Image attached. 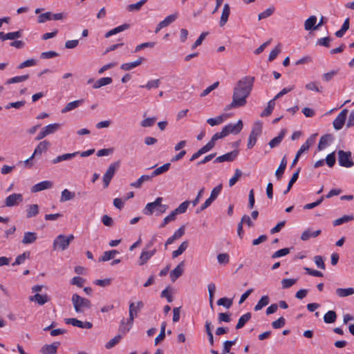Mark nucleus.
<instances>
[{"mask_svg": "<svg viewBox=\"0 0 354 354\" xmlns=\"http://www.w3.org/2000/svg\"><path fill=\"white\" fill-rule=\"evenodd\" d=\"M347 113L348 110L344 109L338 114V115L336 117V118L334 120L333 122V127L335 129L339 130L343 127L345 123Z\"/></svg>", "mask_w": 354, "mask_h": 354, "instance_id": "7", "label": "nucleus"}, {"mask_svg": "<svg viewBox=\"0 0 354 354\" xmlns=\"http://www.w3.org/2000/svg\"><path fill=\"white\" fill-rule=\"evenodd\" d=\"M337 314L334 310H329L324 315V321L326 324H332L335 322Z\"/></svg>", "mask_w": 354, "mask_h": 354, "instance_id": "39", "label": "nucleus"}, {"mask_svg": "<svg viewBox=\"0 0 354 354\" xmlns=\"http://www.w3.org/2000/svg\"><path fill=\"white\" fill-rule=\"evenodd\" d=\"M269 297L267 295H264L261 297V298L258 301L257 304L254 306V310L258 311L261 310L264 306H267L269 304Z\"/></svg>", "mask_w": 354, "mask_h": 354, "instance_id": "47", "label": "nucleus"}, {"mask_svg": "<svg viewBox=\"0 0 354 354\" xmlns=\"http://www.w3.org/2000/svg\"><path fill=\"white\" fill-rule=\"evenodd\" d=\"M285 133H286V131L284 129L281 130V132L279 133V134L274 138L273 139H272L270 142H269V146L270 148H274V147H276L277 146H278L282 141L284 136H285Z\"/></svg>", "mask_w": 354, "mask_h": 354, "instance_id": "30", "label": "nucleus"}, {"mask_svg": "<svg viewBox=\"0 0 354 354\" xmlns=\"http://www.w3.org/2000/svg\"><path fill=\"white\" fill-rule=\"evenodd\" d=\"M37 239V234L32 232H26L22 239L21 243L24 245L35 243Z\"/></svg>", "mask_w": 354, "mask_h": 354, "instance_id": "17", "label": "nucleus"}, {"mask_svg": "<svg viewBox=\"0 0 354 354\" xmlns=\"http://www.w3.org/2000/svg\"><path fill=\"white\" fill-rule=\"evenodd\" d=\"M254 77L245 76L238 81L234 88L232 98L236 99L243 106H245L246 99L250 95L254 82Z\"/></svg>", "mask_w": 354, "mask_h": 354, "instance_id": "1", "label": "nucleus"}, {"mask_svg": "<svg viewBox=\"0 0 354 354\" xmlns=\"http://www.w3.org/2000/svg\"><path fill=\"white\" fill-rule=\"evenodd\" d=\"M252 315L250 313H247L243 315L239 319L238 323L236 325V329H240L243 328L245 324L251 319Z\"/></svg>", "mask_w": 354, "mask_h": 354, "instance_id": "34", "label": "nucleus"}, {"mask_svg": "<svg viewBox=\"0 0 354 354\" xmlns=\"http://www.w3.org/2000/svg\"><path fill=\"white\" fill-rule=\"evenodd\" d=\"M160 80H154L151 81H149L147 84L145 85H141V88H146L147 89H151L152 88H158L160 86Z\"/></svg>", "mask_w": 354, "mask_h": 354, "instance_id": "61", "label": "nucleus"}, {"mask_svg": "<svg viewBox=\"0 0 354 354\" xmlns=\"http://www.w3.org/2000/svg\"><path fill=\"white\" fill-rule=\"evenodd\" d=\"M65 322L67 324H71L73 326L79 327L81 328L90 329L93 327V324L90 322H83L76 318H67L65 319Z\"/></svg>", "mask_w": 354, "mask_h": 354, "instance_id": "9", "label": "nucleus"}, {"mask_svg": "<svg viewBox=\"0 0 354 354\" xmlns=\"http://www.w3.org/2000/svg\"><path fill=\"white\" fill-rule=\"evenodd\" d=\"M59 346V342H53L50 344L44 345L40 350L42 354H56L57 348Z\"/></svg>", "mask_w": 354, "mask_h": 354, "instance_id": "12", "label": "nucleus"}, {"mask_svg": "<svg viewBox=\"0 0 354 354\" xmlns=\"http://www.w3.org/2000/svg\"><path fill=\"white\" fill-rule=\"evenodd\" d=\"M336 294L339 297H345L354 294L353 288H341L336 289Z\"/></svg>", "mask_w": 354, "mask_h": 354, "instance_id": "33", "label": "nucleus"}, {"mask_svg": "<svg viewBox=\"0 0 354 354\" xmlns=\"http://www.w3.org/2000/svg\"><path fill=\"white\" fill-rule=\"evenodd\" d=\"M236 339L231 341L227 340L223 343V351L221 354H230L231 347L235 344Z\"/></svg>", "mask_w": 354, "mask_h": 354, "instance_id": "55", "label": "nucleus"}, {"mask_svg": "<svg viewBox=\"0 0 354 354\" xmlns=\"http://www.w3.org/2000/svg\"><path fill=\"white\" fill-rule=\"evenodd\" d=\"M317 17L315 15L310 16L304 22V28L306 30H317L316 24Z\"/></svg>", "mask_w": 354, "mask_h": 354, "instance_id": "23", "label": "nucleus"}, {"mask_svg": "<svg viewBox=\"0 0 354 354\" xmlns=\"http://www.w3.org/2000/svg\"><path fill=\"white\" fill-rule=\"evenodd\" d=\"M338 162L339 165L344 167H351L354 165V162L351 159V152L339 150Z\"/></svg>", "mask_w": 354, "mask_h": 354, "instance_id": "5", "label": "nucleus"}, {"mask_svg": "<svg viewBox=\"0 0 354 354\" xmlns=\"http://www.w3.org/2000/svg\"><path fill=\"white\" fill-rule=\"evenodd\" d=\"M83 102H84V100L83 99L77 100H75V101L71 102L68 103L62 109V113H67L68 111H71L77 108L80 105H82L83 104Z\"/></svg>", "mask_w": 354, "mask_h": 354, "instance_id": "21", "label": "nucleus"}, {"mask_svg": "<svg viewBox=\"0 0 354 354\" xmlns=\"http://www.w3.org/2000/svg\"><path fill=\"white\" fill-rule=\"evenodd\" d=\"M75 197V192H72L67 189H64L61 193L60 202L64 203L73 200Z\"/></svg>", "mask_w": 354, "mask_h": 354, "instance_id": "31", "label": "nucleus"}, {"mask_svg": "<svg viewBox=\"0 0 354 354\" xmlns=\"http://www.w3.org/2000/svg\"><path fill=\"white\" fill-rule=\"evenodd\" d=\"M354 219V216L353 215H345L341 218H339L337 219H335L333 221V225L337 226L342 225L344 223H347L348 221H351Z\"/></svg>", "mask_w": 354, "mask_h": 354, "instance_id": "49", "label": "nucleus"}, {"mask_svg": "<svg viewBox=\"0 0 354 354\" xmlns=\"http://www.w3.org/2000/svg\"><path fill=\"white\" fill-rule=\"evenodd\" d=\"M50 145V142L48 140L40 142L35 149L34 153L30 157V159H33L35 156L41 155L43 152L46 151Z\"/></svg>", "mask_w": 354, "mask_h": 354, "instance_id": "11", "label": "nucleus"}, {"mask_svg": "<svg viewBox=\"0 0 354 354\" xmlns=\"http://www.w3.org/2000/svg\"><path fill=\"white\" fill-rule=\"evenodd\" d=\"M130 27V25L128 24H124L121 26H119L109 31H108L106 34H105V37L106 38H108L113 35H115V34H118L120 32H122L125 30H127Z\"/></svg>", "mask_w": 354, "mask_h": 354, "instance_id": "27", "label": "nucleus"}, {"mask_svg": "<svg viewBox=\"0 0 354 354\" xmlns=\"http://www.w3.org/2000/svg\"><path fill=\"white\" fill-rule=\"evenodd\" d=\"M118 251L115 250L106 251L103 253L102 256L100 258V261H107L114 258L115 255L118 254Z\"/></svg>", "mask_w": 354, "mask_h": 354, "instance_id": "41", "label": "nucleus"}, {"mask_svg": "<svg viewBox=\"0 0 354 354\" xmlns=\"http://www.w3.org/2000/svg\"><path fill=\"white\" fill-rule=\"evenodd\" d=\"M333 140V136L331 134H326L322 136L320 138L319 144H318V149L319 151L324 149L326 146L328 145L330 142Z\"/></svg>", "mask_w": 354, "mask_h": 354, "instance_id": "22", "label": "nucleus"}, {"mask_svg": "<svg viewBox=\"0 0 354 354\" xmlns=\"http://www.w3.org/2000/svg\"><path fill=\"white\" fill-rule=\"evenodd\" d=\"M286 320L283 317H279L278 319L272 322V326L274 329H278L284 326Z\"/></svg>", "mask_w": 354, "mask_h": 354, "instance_id": "64", "label": "nucleus"}, {"mask_svg": "<svg viewBox=\"0 0 354 354\" xmlns=\"http://www.w3.org/2000/svg\"><path fill=\"white\" fill-rule=\"evenodd\" d=\"M52 20V13L46 12L38 16L37 22L39 24L45 23L47 21Z\"/></svg>", "mask_w": 354, "mask_h": 354, "instance_id": "54", "label": "nucleus"}, {"mask_svg": "<svg viewBox=\"0 0 354 354\" xmlns=\"http://www.w3.org/2000/svg\"><path fill=\"white\" fill-rule=\"evenodd\" d=\"M30 252L28 251L24 252L23 254L17 257L15 262L12 264L13 266L22 264L26 259H29Z\"/></svg>", "mask_w": 354, "mask_h": 354, "instance_id": "46", "label": "nucleus"}, {"mask_svg": "<svg viewBox=\"0 0 354 354\" xmlns=\"http://www.w3.org/2000/svg\"><path fill=\"white\" fill-rule=\"evenodd\" d=\"M156 249L150 251H142L139 258V265L142 266L145 264L147 261L156 254Z\"/></svg>", "mask_w": 354, "mask_h": 354, "instance_id": "19", "label": "nucleus"}, {"mask_svg": "<svg viewBox=\"0 0 354 354\" xmlns=\"http://www.w3.org/2000/svg\"><path fill=\"white\" fill-rule=\"evenodd\" d=\"M274 106H275L274 100L272 99V100H270L268 102L267 107L261 112V117L269 116L272 113V112L274 108Z\"/></svg>", "mask_w": 354, "mask_h": 354, "instance_id": "40", "label": "nucleus"}, {"mask_svg": "<svg viewBox=\"0 0 354 354\" xmlns=\"http://www.w3.org/2000/svg\"><path fill=\"white\" fill-rule=\"evenodd\" d=\"M230 14V7L228 3H225L223 6L221 19H220V26H223L228 21V18Z\"/></svg>", "mask_w": 354, "mask_h": 354, "instance_id": "18", "label": "nucleus"}, {"mask_svg": "<svg viewBox=\"0 0 354 354\" xmlns=\"http://www.w3.org/2000/svg\"><path fill=\"white\" fill-rule=\"evenodd\" d=\"M74 238L75 237L73 234H70L68 236L63 234L58 235L53 241V250H60L62 251L66 250Z\"/></svg>", "mask_w": 354, "mask_h": 354, "instance_id": "3", "label": "nucleus"}, {"mask_svg": "<svg viewBox=\"0 0 354 354\" xmlns=\"http://www.w3.org/2000/svg\"><path fill=\"white\" fill-rule=\"evenodd\" d=\"M274 12V7L271 6L258 15V19L261 20L271 16Z\"/></svg>", "mask_w": 354, "mask_h": 354, "instance_id": "52", "label": "nucleus"}, {"mask_svg": "<svg viewBox=\"0 0 354 354\" xmlns=\"http://www.w3.org/2000/svg\"><path fill=\"white\" fill-rule=\"evenodd\" d=\"M71 301L76 313H84L86 309L91 307V302L89 299L82 297L75 293L72 295Z\"/></svg>", "mask_w": 354, "mask_h": 354, "instance_id": "2", "label": "nucleus"}, {"mask_svg": "<svg viewBox=\"0 0 354 354\" xmlns=\"http://www.w3.org/2000/svg\"><path fill=\"white\" fill-rule=\"evenodd\" d=\"M310 144L309 143L308 140H307L306 142H304L301 145V147H300L299 151L297 152L296 156H295L294 160H292V165H291V167H294L297 164V162H298V160H299L300 156L301 155V153H304L306 151H308L309 149V148H310Z\"/></svg>", "mask_w": 354, "mask_h": 354, "instance_id": "24", "label": "nucleus"}, {"mask_svg": "<svg viewBox=\"0 0 354 354\" xmlns=\"http://www.w3.org/2000/svg\"><path fill=\"white\" fill-rule=\"evenodd\" d=\"M243 129V122L242 120H239L236 124H228L227 125H225L223 129L224 132H225L226 136H228L230 133L232 134H238L241 132V131Z\"/></svg>", "mask_w": 354, "mask_h": 354, "instance_id": "6", "label": "nucleus"}, {"mask_svg": "<svg viewBox=\"0 0 354 354\" xmlns=\"http://www.w3.org/2000/svg\"><path fill=\"white\" fill-rule=\"evenodd\" d=\"M29 78V75H24L21 76H16L12 78H10L6 80V84H11L15 83H19L25 82Z\"/></svg>", "mask_w": 354, "mask_h": 354, "instance_id": "44", "label": "nucleus"}, {"mask_svg": "<svg viewBox=\"0 0 354 354\" xmlns=\"http://www.w3.org/2000/svg\"><path fill=\"white\" fill-rule=\"evenodd\" d=\"M162 198L158 197L155 201L147 203L143 210V213L145 215H151L157 207H162Z\"/></svg>", "mask_w": 354, "mask_h": 354, "instance_id": "8", "label": "nucleus"}, {"mask_svg": "<svg viewBox=\"0 0 354 354\" xmlns=\"http://www.w3.org/2000/svg\"><path fill=\"white\" fill-rule=\"evenodd\" d=\"M78 154H79V151H75V152L71 153H64L61 156H58L57 158H54L52 160V162L53 164H57L61 161L68 160H70V159L75 157Z\"/></svg>", "mask_w": 354, "mask_h": 354, "instance_id": "26", "label": "nucleus"}, {"mask_svg": "<svg viewBox=\"0 0 354 354\" xmlns=\"http://www.w3.org/2000/svg\"><path fill=\"white\" fill-rule=\"evenodd\" d=\"M178 18V14L174 13L172 15H170L165 18L164 20L161 21L159 23V26L160 27H167L169 25H170L172 22H174L176 19Z\"/></svg>", "mask_w": 354, "mask_h": 354, "instance_id": "35", "label": "nucleus"}, {"mask_svg": "<svg viewBox=\"0 0 354 354\" xmlns=\"http://www.w3.org/2000/svg\"><path fill=\"white\" fill-rule=\"evenodd\" d=\"M26 212L28 218L35 216L39 214V206L36 204L30 205L27 207Z\"/></svg>", "mask_w": 354, "mask_h": 354, "instance_id": "37", "label": "nucleus"}, {"mask_svg": "<svg viewBox=\"0 0 354 354\" xmlns=\"http://www.w3.org/2000/svg\"><path fill=\"white\" fill-rule=\"evenodd\" d=\"M120 161H117L113 163H111L108 167L107 170L106 171L105 174L103 176V185L104 188L109 187L111 179L115 175V171L120 167Z\"/></svg>", "mask_w": 354, "mask_h": 354, "instance_id": "4", "label": "nucleus"}, {"mask_svg": "<svg viewBox=\"0 0 354 354\" xmlns=\"http://www.w3.org/2000/svg\"><path fill=\"white\" fill-rule=\"evenodd\" d=\"M242 175V172L240 169H236L235 170L234 175L232 178H231L229 180V185L230 187H232L235 183L239 180L240 177Z\"/></svg>", "mask_w": 354, "mask_h": 354, "instance_id": "59", "label": "nucleus"}, {"mask_svg": "<svg viewBox=\"0 0 354 354\" xmlns=\"http://www.w3.org/2000/svg\"><path fill=\"white\" fill-rule=\"evenodd\" d=\"M23 201V196L21 194H12L6 197L5 205L7 207H12L17 205L19 202Z\"/></svg>", "mask_w": 354, "mask_h": 354, "instance_id": "10", "label": "nucleus"}, {"mask_svg": "<svg viewBox=\"0 0 354 354\" xmlns=\"http://www.w3.org/2000/svg\"><path fill=\"white\" fill-rule=\"evenodd\" d=\"M189 203H190V201H185L183 202L173 212L175 213L176 215H177L178 214H183L186 212Z\"/></svg>", "mask_w": 354, "mask_h": 354, "instance_id": "51", "label": "nucleus"}, {"mask_svg": "<svg viewBox=\"0 0 354 354\" xmlns=\"http://www.w3.org/2000/svg\"><path fill=\"white\" fill-rule=\"evenodd\" d=\"M22 32H23L21 30H19L15 31V32H10L8 33L3 32V41H5L6 39L13 40V39L19 38L22 36Z\"/></svg>", "mask_w": 354, "mask_h": 354, "instance_id": "45", "label": "nucleus"}, {"mask_svg": "<svg viewBox=\"0 0 354 354\" xmlns=\"http://www.w3.org/2000/svg\"><path fill=\"white\" fill-rule=\"evenodd\" d=\"M165 328H166V322H163L161 324L160 332H159V335L155 339V345H157L160 341L163 340L165 337Z\"/></svg>", "mask_w": 354, "mask_h": 354, "instance_id": "50", "label": "nucleus"}, {"mask_svg": "<svg viewBox=\"0 0 354 354\" xmlns=\"http://www.w3.org/2000/svg\"><path fill=\"white\" fill-rule=\"evenodd\" d=\"M151 175H142L136 182L131 183L130 186L135 188H140L144 182L151 180Z\"/></svg>", "mask_w": 354, "mask_h": 354, "instance_id": "29", "label": "nucleus"}, {"mask_svg": "<svg viewBox=\"0 0 354 354\" xmlns=\"http://www.w3.org/2000/svg\"><path fill=\"white\" fill-rule=\"evenodd\" d=\"M296 279H283L281 280L282 288L284 289L289 288L297 282Z\"/></svg>", "mask_w": 354, "mask_h": 354, "instance_id": "62", "label": "nucleus"}, {"mask_svg": "<svg viewBox=\"0 0 354 354\" xmlns=\"http://www.w3.org/2000/svg\"><path fill=\"white\" fill-rule=\"evenodd\" d=\"M122 335H118L115 336L113 338L110 339L105 345L106 349H110L115 346L121 339Z\"/></svg>", "mask_w": 354, "mask_h": 354, "instance_id": "53", "label": "nucleus"}, {"mask_svg": "<svg viewBox=\"0 0 354 354\" xmlns=\"http://www.w3.org/2000/svg\"><path fill=\"white\" fill-rule=\"evenodd\" d=\"M217 305L223 306L226 308H230L232 305V300L227 297H222L217 301Z\"/></svg>", "mask_w": 354, "mask_h": 354, "instance_id": "56", "label": "nucleus"}, {"mask_svg": "<svg viewBox=\"0 0 354 354\" xmlns=\"http://www.w3.org/2000/svg\"><path fill=\"white\" fill-rule=\"evenodd\" d=\"M60 127H61L60 124L54 123V124H50L46 126L42 129L44 130V131L45 132L46 136H48L50 134H53L55 132H56Z\"/></svg>", "mask_w": 354, "mask_h": 354, "instance_id": "38", "label": "nucleus"}, {"mask_svg": "<svg viewBox=\"0 0 354 354\" xmlns=\"http://www.w3.org/2000/svg\"><path fill=\"white\" fill-rule=\"evenodd\" d=\"M188 245H189L188 241H183L180 245L178 248L176 250H174L172 252V258H174V259L176 258L177 257H178L180 254H182L186 250V249L187 248Z\"/></svg>", "mask_w": 354, "mask_h": 354, "instance_id": "42", "label": "nucleus"}, {"mask_svg": "<svg viewBox=\"0 0 354 354\" xmlns=\"http://www.w3.org/2000/svg\"><path fill=\"white\" fill-rule=\"evenodd\" d=\"M112 82L113 80L111 77H102L94 83L93 88H99L103 86L110 84Z\"/></svg>", "mask_w": 354, "mask_h": 354, "instance_id": "36", "label": "nucleus"}, {"mask_svg": "<svg viewBox=\"0 0 354 354\" xmlns=\"http://www.w3.org/2000/svg\"><path fill=\"white\" fill-rule=\"evenodd\" d=\"M148 0H140L136 3H131L127 6V9L129 12L138 11L142 6L147 2Z\"/></svg>", "mask_w": 354, "mask_h": 354, "instance_id": "43", "label": "nucleus"}, {"mask_svg": "<svg viewBox=\"0 0 354 354\" xmlns=\"http://www.w3.org/2000/svg\"><path fill=\"white\" fill-rule=\"evenodd\" d=\"M29 300L32 302H35L40 306L44 305L46 303L50 301V297L46 295H40L36 293L29 297Z\"/></svg>", "mask_w": 354, "mask_h": 354, "instance_id": "13", "label": "nucleus"}, {"mask_svg": "<svg viewBox=\"0 0 354 354\" xmlns=\"http://www.w3.org/2000/svg\"><path fill=\"white\" fill-rule=\"evenodd\" d=\"M170 167H171V164L169 162H167V163H165V164L162 165V166L156 168L151 174L152 178L156 176H158L160 174H162L167 171L169 169Z\"/></svg>", "mask_w": 354, "mask_h": 354, "instance_id": "32", "label": "nucleus"}, {"mask_svg": "<svg viewBox=\"0 0 354 354\" xmlns=\"http://www.w3.org/2000/svg\"><path fill=\"white\" fill-rule=\"evenodd\" d=\"M26 104V102L24 100L21 101H17L15 102H10L7 104V105L5 106L6 109H10V108H15L17 109H19L24 106Z\"/></svg>", "mask_w": 354, "mask_h": 354, "instance_id": "60", "label": "nucleus"}, {"mask_svg": "<svg viewBox=\"0 0 354 354\" xmlns=\"http://www.w3.org/2000/svg\"><path fill=\"white\" fill-rule=\"evenodd\" d=\"M239 151L235 149L229 153L223 154V156L225 161H233L237 157Z\"/></svg>", "mask_w": 354, "mask_h": 354, "instance_id": "57", "label": "nucleus"}, {"mask_svg": "<svg viewBox=\"0 0 354 354\" xmlns=\"http://www.w3.org/2000/svg\"><path fill=\"white\" fill-rule=\"evenodd\" d=\"M281 52V45L278 44L270 53L268 57V61L272 62L276 59L278 55Z\"/></svg>", "mask_w": 354, "mask_h": 354, "instance_id": "58", "label": "nucleus"}, {"mask_svg": "<svg viewBox=\"0 0 354 354\" xmlns=\"http://www.w3.org/2000/svg\"><path fill=\"white\" fill-rule=\"evenodd\" d=\"M143 307L144 303L142 301L131 302L129 307V314L133 315V316L136 317L138 313L140 312Z\"/></svg>", "mask_w": 354, "mask_h": 354, "instance_id": "14", "label": "nucleus"}, {"mask_svg": "<svg viewBox=\"0 0 354 354\" xmlns=\"http://www.w3.org/2000/svg\"><path fill=\"white\" fill-rule=\"evenodd\" d=\"M184 262L180 263L173 270L170 272L171 280L174 282L179 278L183 273Z\"/></svg>", "mask_w": 354, "mask_h": 354, "instance_id": "16", "label": "nucleus"}, {"mask_svg": "<svg viewBox=\"0 0 354 354\" xmlns=\"http://www.w3.org/2000/svg\"><path fill=\"white\" fill-rule=\"evenodd\" d=\"M321 230L312 231L310 228H308L301 234V239L304 241H308L311 237L315 238L321 234Z\"/></svg>", "mask_w": 354, "mask_h": 354, "instance_id": "20", "label": "nucleus"}, {"mask_svg": "<svg viewBox=\"0 0 354 354\" xmlns=\"http://www.w3.org/2000/svg\"><path fill=\"white\" fill-rule=\"evenodd\" d=\"M286 165L287 160L284 156L281 160L280 165L275 171V176L278 180H280L283 174L286 169Z\"/></svg>", "mask_w": 354, "mask_h": 354, "instance_id": "28", "label": "nucleus"}, {"mask_svg": "<svg viewBox=\"0 0 354 354\" xmlns=\"http://www.w3.org/2000/svg\"><path fill=\"white\" fill-rule=\"evenodd\" d=\"M143 60V57H140L133 62L122 64L120 66V68L124 71H130L132 68L140 65Z\"/></svg>", "mask_w": 354, "mask_h": 354, "instance_id": "25", "label": "nucleus"}, {"mask_svg": "<svg viewBox=\"0 0 354 354\" xmlns=\"http://www.w3.org/2000/svg\"><path fill=\"white\" fill-rule=\"evenodd\" d=\"M319 84L316 82H311L306 84L305 87L308 91H313L317 93H322L323 91V88L322 86H319Z\"/></svg>", "mask_w": 354, "mask_h": 354, "instance_id": "48", "label": "nucleus"}, {"mask_svg": "<svg viewBox=\"0 0 354 354\" xmlns=\"http://www.w3.org/2000/svg\"><path fill=\"white\" fill-rule=\"evenodd\" d=\"M262 132V124L260 122H257L254 123L251 133L254 134V136H259L261 134Z\"/></svg>", "mask_w": 354, "mask_h": 354, "instance_id": "63", "label": "nucleus"}, {"mask_svg": "<svg viewBox=\"0 0 354 354\" xmlns=\"http://www.w3.org/2000/svg\"><path fill=\"white\" fill-rule=\"evenodd\" d=\"M53 184L51 181L49 180H44L42 182H40L31 188V192L32 193L41 192L42 190L50 189L53 187Z\"/></svg>", "mask_w": 354, "mask_h": 354, "instance_id": "15", "label": "nucleus"}]
</instances>
